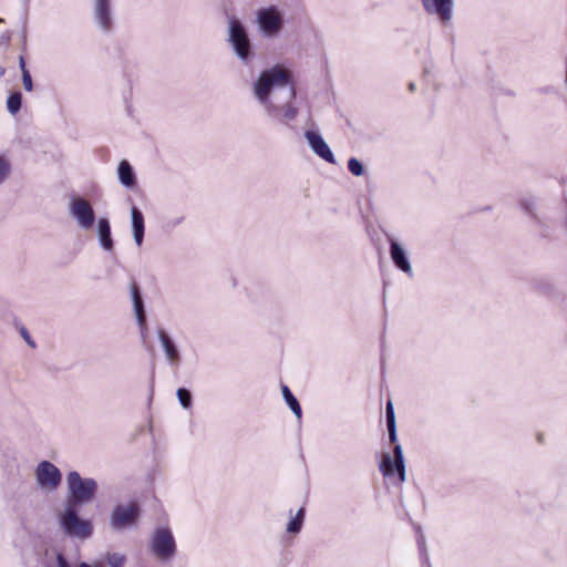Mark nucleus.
I'll return each instance as SVG.
<instances>
[{
	"label": "nucleus",
	"mask_w": 567,
	"mask_h": 567,
	"mask_svg": "<svg viewBox=\"0 0 567 567\" xmlns=\"http://www.w3.org/2000/svg\"><path fill=\"white\" fill-rule=\"evenodd\" d=\"M157 336L168 363L177 367L181 362V353L174 340L164 329H158Z\"/></svg>",
	"instance_id": "15"
},
{
	"label": "nucleus",
	"mask_w": 567,
	"mask_h": 567,
	"mask_svg": "<svg viewBox=\"0 0 567 567\" xmlns=\"http://www.w3.org/2000/svg\"><path fill=\"white\" fill-rule=\"evenodd\" d=\"M19 66H20L22 73L29 72V70L25 68V61L22 55H20V58H19Z\"/></svg>",
	"instance_id": "33"
},
{
	"label": "nucleus",
	"mask_w": 567,
	"mask_h": 567,
	"mask_svg": "<svg viewBox=\"0 0 567 567\" xmlns=\"http://www.w3.org/2000/svg\"><path fill=\"white\" fill-rule=\"evenodd\" d=\"M141 515L140 505L136 502H130L126 505H116L110 516V524L113 529L122 530L136 524Z\"/></svg>",
	"instance_id": "6"
},
{
	"label": "nucleus",
	"mask_w": 567,
	"mask_h": 567,
	"mask_svg": "<svg viewBox=\"0 0 567 567\" xmlns=\"http://www.w3.org/2000/svg\"><path fill=\"white\" fill-rule=\"evenodd\" d=\"M9 172H10L9 163L3 157H0V184L6 179Z\"/></svg>",
	"instance_id": "28"
},
{
	"label": "nucleus",
	"mask_w": 567,
	"mask_h": 567,
	"mask_svg": "<svg viewBox=\"0 0 567 567\" xmlns=\"http://www.w3.org/2000/svg\"><path fill=\"white\" fill-rule=\"evenodd\" d=\"M254 92L269 116L285 121L297 116V107L291 104L296 97L292 73L281 65L264 70L254 84Z\"/></svg>",
	"instance_id": "1"
},
{
	"label": "nucleus",
	"mask_w": 567,
	"mask_h": 567,
	"mask_svg": "<svg viewBox=\"0 0 567 567\" xmlns=\"http://www.w3.org/2000/svg\"><path fill=\"white\" fill-rule=\"evenodd\" d=\"M22 83L25 91L30 92L33 89V82L30 72H23L22 74Z\"/></svg>",
	"instance_id": "29"
},
{
	"label": "nucleus",
	"mask_w": 567,
	"mask_h": 567,
	"mask_svg": "<svg viewBox=\"0 0 567 567\" xmlns=\"http://www.w3.org/2000/svg\"><path fill=\"white\" fill-rule=\"evenodd\" d=\"M305 137L309 144V147L312 150V152L322 158L323 161L333 164L336 162L334 155L329 147V145L326 143L321 134L313 130H308L305 132Z\"/></svg>",
	"instance_id": "13"
},
{
	"label": "nucleus",
	"mask_w": 567,
	"mask_h": 567,
	"mask_svg": "<svg viewBox=\"0 0 567 567\" xmlns=\"http://www.w3.org/2000/svg\"><path fill=\"white\" fill-rule=\"evenodd\" d=\"M390 243V256L393 261V264L402 270L406 275H412V266L410 264L409 257L406 251L403 249L401 244L392 238L389 237Z\"/></svg>",
	"instance_id": "14"
},
{
	"label": "nucleus",
	"mask_w": 567,
	"mask_h": 567,
	"mask_svg": "<svg viewBox=\"0 0 567 567\" xmlns=\"http://www.w3.org/2000/svg\"><path fill=\"white\" fill-rule=\"evenodd\" d=\"M228 41L237 58L246 65L255 59V52L245 25L235 17L229 19Z\"/></svg>",
	"instance_id": "4"
},
{
	"label": "nucleus",
	"mask_w": 567,
	"mask_h": 567,
	"mask_svg": "<svg viewBox=\"0 0 567 567\" xmlns=\"http://www.w3.org/2000/svg\"><path fill=\"white\" fill-rule=\"evenodd\" d=\"M257 22L265 37H276L284 27V17L276 6L262 8L257 12Z\"/></svg>",
	"instance_id": "7"
},
{
	"label": "nucleus",
	"mask_w": 567,
	"mask_h": 567,
	"mask_svg": "<svg viewBox=\"0 0 567 567\" xmlns=\"http://www.w3.org/2000/svg\"><path fill=\"white\" fill-rule=\"evenodd\" d=\"M126 558L120 553L107 554V563L111 567H123Z\"/></svg>",
	"instance_id": "26"
},
{
	"label": "nucleus",
	"mask_w": 567,
	"mask_h": 567,
	"mask_svg": "<svg viewBox=\"0 0 567 567\" xmlns=\"http://www.w3.org/2000/svg\"><path fill=\"white\" fill-rule=\"evenodd\" d=\"M131 218L134 241L138 247H141L144 240L145 233L144 215L136 206H132Z\"/></svg>",
	"instance_id": "16"
},
{
	"label": "nucleus",
	"mask_w": 567,
	"mask_h": 567,
	"mask_svg": "<svg viewBox=\"0 0 567 567\" xmlns=\"http://www.w3.org/2000/svg\"><path fill=\"white\" fill-rule=\"evenodd\" d=\"M6 74V68L0 66V78H2Z\"/></svg>",
	"instance_id": "37"
},
{
	"label": "nucleus",
	"mask_w": 567,
	"mask_h": 567,
	"mask_svg": "<svg viewBox=\"0 0 567 567\" xmlns=\"http://www.w3.org/2000/svg\"><path fill=\"white\" fill-rule=\"evenodd\" d=\"M427 14L437 17L442 25H449L453 19L454 0H420Z\"/></svg>",
	"instance_id": "12"
},
{
	"label": "nucleus",
	"mask_w": 567,
	"mask_h": 567,
	"mask_svg": "<svg viewBox=\"0 0 567 567\" xmlns=\"http://www.w3.org/2000/svg\"><path fill=\"white\" fill-rule=\"evenodd\" d=\"M117 176L120 183L126 188H134L136 186V175L132 165L123 159L117 167Z\"/></svg>",
	"instance_id": "18"
},
{
	"label": "nucleus",
	"mask_w": 567,
	"mask_h": 567,
	"mask_svg": "<svg viewBox=\"0 0 567 567\" xmlns=\"http://www.w3.org/2000/svg\"><path fill=\"white\" fill-rule=\"evenodd\" d=\"M69 497L65 504L81 506L90 503L97 491V483L94 478H83L79 472L71 471L66 475Z\"/></svg>",
	"instance_id": "2"
},
{
	"label": "nucleus",
	"mask_w": 567,
	"mask_h": 567,
	"mask_svg": "<svg viewBox=\"0 0 567 567\" xmlns=\"http://www.w3.org/2000/svg\"><path fill=\"white\" fill-rule=\"evenodd\" d=\"M21 336L23 337V339L27 341V343L29 346H31L32 348L35 347L34 341L32 340L30 333L28 332V330L24 327L21 328Z\"/></svg>",
	"instance_id": "30"
},
{
	"label": "nucleus",
	"mask_w": 567,
	"mask_h": 567,
	"mask_svg": "<svg viewBox=\"0 0 567 567\" xmlns=\"http://www.w3.org/2000/svg\"><path fill=\"white\" fill-rule=\"evenodd\" d=\"M380 471L385 477H390L396 472L400 483L406 480L403 450L400 444L394 445L393 457L390 454H383L380 462Z\"/></svg>",
	"instance_id": "9"
},
{
	"label": "nucleus",
	"mask_w": 567,
	"mask_h": 567,
	"mask_svg": "<svg viewBox=\"0 0 567 567\" xmlns=\"http://www.w3.org/2000/svg\"><path fill=\"white\" fill-rule=\"evenodd\" d=\"M305 519V508L301 507L295 517H292L287 524V532L291 534H297L301 530Z\"/></svg>",
	"instance_id": "23"
},
{
	"label": "nucleus",
	"mask_w": 567,
	"mask_h": 567,
	"mask_svg": "<svg viewBox=\"0 0 567 567\" xmlns=\"http://www.w3.org/2000/svg\"><path fill=\"white\" fill-rule=\"evenodd\" d=\"M37 484L43 489H56L62 482L61 471L50 461H42L35 468Z\"/></svg>",
	"instance_id": "10"
},
{
	"label": "nucleus",
	"mask_w": 567,
	"mask_h": 567,
	"mask_svg": "<svg viewBox=\"0 0 567 567\" xmlns=\"http://www.w3.org/2000/svg\"><path fill=\"white\" fill-rule=\"evenodd\" d=\"M183 221H184V216H181V217L168 220L167 225L169 227H176V226L181 225Z\"/></svg>",
	"instance_id": "31"
},
{
	"label": "nucleus",
	"mask_w": 567,
	"mask_h": 567,
	"mask_svg": "<svg viewBox=\"0 0 567 567\" xmlns=\"http://www.w3.org/2000/svg\"><path fill=\"white\" fill-rule=\"evenodd\" d=\"M131 295H132V301H133V306H134L136 320H137L138 324L143 328L146 322V315H145L143 298H142L140 288L136 284H133L131 286Z\"/></svg>",
	"instance_id": "19"
},
{
	"label": "nucleus",
	"mask_w": 567,
	"mask_h": 567,
	"mask_svg": "<svg viewBox=\"0 0 567 567\" xmlns=\"http://www.w3.org/2000/svg\"><path fill=\"white\" fill-rule=\"evenodd\" d=\"M408 87H409V91H410V92H414V91H415V89H416V87H415V83H414V82H410V83H409V85H408Z\"/></svg>",
	"instance_id": "36"
},
{
	"label": "nucleus",
	"mask_w": 567,
	"mask_h": 567,
	"mask_svg": "<svg viewBox=\"0 0 567 567\" xmlns=\"http://www.w3.org/2000/svg\"><path fill=\"white\" fill-rule=\"evenodd\" d=\"M385 416H386V426L389 433V440L391 443H396V424H395V414L393 404L391 401H388L385 408Z\"/></svg>",
	"instance_id": "21"
},
{
	"label": "nucleus",
	"mask_w": 567,
	"mask_h": 567,
	"mask_svg": "<svg viewBox=\"0 0 567 567\" xmlns=\"http://www.w3.org/2000/svg\"><path fill=\"white\" fill-rule=\"evenodd\" d=\"M22 106V94L19 91L12 92L7 99V110L10 114H17Z\"/></svg>",
	"instance_id": "22"
},
{
	"label": "nucleus",
	"mask_w": 567,
	"mask_h": 567,
	"mask_svg": "<svg viewBox=\"0 0 567 567\" xmlns=\"http://www.w3.org/2000/svg\"><path fill=\"white\" fill-rule=\"evenodd\" d=\"M282 396L289 409L292 411V413L301 419L302 416V409L298 401V399L293 395L291 390L288 385L282 384L281 385Z\"/></svg>",
	"instance_id": "20"
},
{
	"label": "nucleus",
	"mask_w": 567,
	"mask_h": 567,
	"mask_svg": "<svg viewBox=\"0 0 567 567\" xmlns=\"http://www.w3.org/2000/svg\"><path fill=\"white\" fill-rule=\"evenodd\" d=\"M520 208L528 215L534 216L535 215V208H536V200L534 197H524L519 202Z\"/></svg>",
	"instance_id": "25"
},
{
	"label": "nucleus",
	"mask_w": 567,
	"mask_h": 567,
	"mask_svg": "<svg viewBox=\"0 0 567 567\" xmlns=\"http://www.w3.org/2000/svg\"><path fill=\"white\" fill-rule=\"evenodd\" d=\"M0 22H2V19L0 18Z\"/></svg>",
	"instance_id": "38"
},
{
	"label": "nucleus",
	"mask_w": 567,
	"mask_h": 567,
	"mask_svg": "<svg viewBox=\"0 0 567 567\" xmlns=\"http://www.w3.org/2000/svg\"><path fill=\"white\" fill-rule=\"evenodd\" d=\"M97 236L101 247L105 251H112L114 248V241L111 233V225L107 218H100L97 220Z\"/></svg>",
	"instance_id": "17"
},
{
	"label": "nucleus",
	"mask_w": 567,
	"mask_h": 567,
	"mask_svg": "<svg viewBox=\"0 0 567 567\" xmlns=\"http://www.w3.org/2000/svg\"><path fill=\"white\" fill-rule=\"evenodd\" d=\"M93 20L103 33H111L115 27L113 0H92Z\"/></svg>",
	"instance_id": "8"
},
{
	"label": "nucleus",
	"mask_w": 567,
	"mask_h": 567,
	"mask_svg": "<svg viewBox=\"0 0 567 567\" xmlns=\"http://www.w3.org/2000/svg\"><path fill=\"white\" fill-rule=\"evenodd\" d=\"M347 166H348L349 172L354 175V156H351L348 159Z\"/></svg>",
	"instance_id": "32"
},
{
	"label": "nucleus",
	"mask_w": 567,
	"mask_h": 567,
	"mask_svg": "<svg viewBox=\"0 0 567 567\" xmlns=\"http://www.w3.org/2000/svg\"><path fill=\"white\" fill-rule=\"evenodd\" d=\"M177 399L179 401V404L184 409H190L193 405V396L188 389L186 388H179L176 392Z\"/></svg>",
	"instance_id": "24"
},
{
	"label": "nucleus",
	"mask_w": 567,
	"mask_h": 567,
	"mask_svg": "<svg viewBox=\"0 0 567 567\" xmlns=\"http://www.w3.org/2000/svg\"><path fill=\"white\" fill-rule=\"evenodd\" d=\"M364 174V167L363 165L357 161V176H361Z\"/></svg>",
	"instance_id": "35"
},
{
	"label": "nucleus",
	"mask_w": 567,
	"mask_h": 567,
	"mask_svg": "<svg viewBox=\"0 0 567 567\" xmlns=\"http://www.w3.org/2000/svg\"><path fill=\"white\" fill-rule=\"evenodd\" d=\"M417 543H419V547H420L421 551L425 553V540H424L423 535L419 536Z\"/></svg>",
	"instance_id": "34"
},
{
	"label": "nucleus",
	"mask_w": 567,
	"mask_h": 567,
	"mask_svg": "<svg viewBox=\"0 0 567 567\" xmlns=\"http://www.w3.org/2000/svg\"><path fill=\"white\" fill-rule=\"evenodd\" d=\"M59 524L63 533L71 538L87 539L93 534L91 520L79 516L78 506L65 504L63 512L59 515Z\"/></svg>",
	"instance_id": "3"
},
{
	"label": "nucleus",
	"mask_w": 567,
	"mask_h": 567,
	"mask_svg": "<svg viewBox=\"0 0 567 567\" xmlns=\"http://www.w3.org/2000/svg\"><path fill=\"white\" fill-rule=\"evenodd\" d=\"M70 214L82 229H90L95 221L92 205L84 198L73 197L70 203Z\"/></svg>",
	"instance_id": "11"
},
{
	"label": "nucleus",
	"mask_w": 567,
	"mask_h": 567,
	"mask_svg": "<svg viewBox=\"0 0 567 567\" xmlns=\"http://www.w3.org/2000/svg\"><path fill=\"white\" fill-rule=\"evenodd\" d=\"M151 550L161 560H168L176 554L175 538L167 527H157L151 538Z\"/></svg>",
	"instance_id": "5"
},
{
	"label": "nucleus",
	"mask_w": 567,
	"mask_h": 567,
	"mask_svg": "<svg viewBox=\"0 0 567 567\" xmlns=\"http://www.w3.org/2000/svg\"><path fill=\"white\" fill-rule=\"evenodd\" d=\"M56 565L58 567H71L68 559L62 553H58L56 555ZM79 567H93L90 564L82 561L80 563Z\"/></svg>",
	"instance_id": "27"
}]
</instances>
